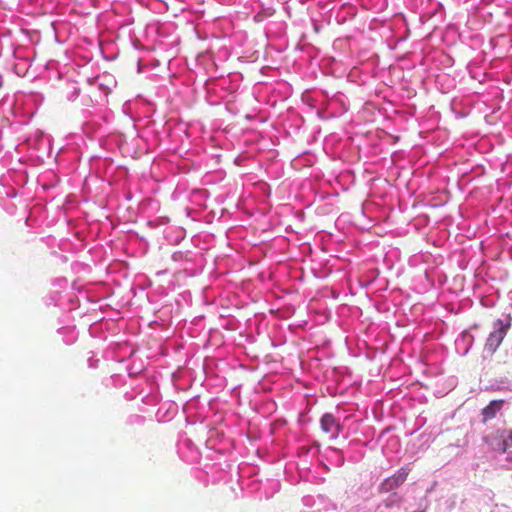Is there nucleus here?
<instances>
[{"label": "nucleus", "instance_id": "1", "mask_svg": "<svg viewBox=\"0 0 512 512\" xmlns=\"http://www.w3.org/2000/svg\"><path fill=\"white\" fill-rule=\"evenodd\" d=\"M508 328H509V324L504 325L502 320H500V319L497 320V322L495 324V330L493 332H491L487 338L486 345H485L487 350H489L491 352L496 351V349L500 346L503 339L505 338Z\"/></svg>", "mask_w": 512, "mask_h": 512}, {"label": "nucleus", "instance_id": "2", "mask_svg": "<svg viewBox=\"0 0 512 512\" xmlns=\"http://www.w3.org/2000/svg\"><path fill=\"white\" fill-rule=\"evenodd\" d=\"M320 423L322 430L330 434L332 439H336L339 436L341 425L332 414L325 413L321 417Z\"/></svg>", "mask_w": 512, "mask_h": 512}, {"label": "nucleus", "instance_id": "3", "mask_svg": "<svg viewBox=\"0 0 512 512\" xmlns=\"http://www.w3.org/2000/svg\"><path fill=\"white\" fill-rule=\"evenodd\" d=\"M505 404V400L497 399L492 400L490 403L481 410L482 421L487 422L495 418Z\"/></svg>", "mask_w": 512, "mask_h": 512}, {"label": "nucleus", "instance_id": "4", "mask_svg": "<svg viewBox=\"0 0 512 512\" xmlns=\"http://www.w3.org/2000/svg\"><path fill=\"white\" fill-rule=\"evenodd\" d=\"M484 441L493 451L502 454L506 453V444H504L502 430H497L496 433L486 436Z\"/></svg>", "mask_w": 512, "mask_h": 512}, {"label": "nucleus", "instance_id": "5", "mask_svg": "<svg viewBox=\"0 0 512 512\" xmlns=\"http://www.w3.org/2000/svg\"><path fill=\"white\" fill-rule=\"evenodd\" d=\"M408 476V472L405 470H400L392 477H389L384 480L382 483V489L386 492H389L393 489H396L401 484H403Z\"/></svg>", "mask_w": 512, "mask_h": 512}, {"label": "nucleus", "instance_id": "6", "mask_svg": "<svg viewBox=\"0 0 512 512\" xmlns=\"http://www.w3.org/2000/svg\"><path fill=\"white\" fill-rule=\"evenodd\" d=\"M504 444H506V452L508 449L512 448V429H503L502 430Z\"/></svg>", "mask_w": 512, "mask_h": 512}]
</instances>
